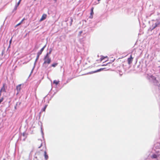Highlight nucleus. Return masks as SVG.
Returning a JSON list of instances; mask_svg holds the SVG:
<instances>
[{
	"label": "nucleus",
	"instance_id": "20e7f679",
	"mask_svg": "<svg viewBox=\"0 0 160 160\" xmlns=\"http://www.w3.org/2000/svg\"><path fill=\"white\" fill-rule=\"evenodd\" d=\"M47 15L46 14H43L41 18V19L40 20V22L44 20V19H45L46 18H47Z\"/></svg>",
	"mask_w": 160,
	"mask_h": 160
},
{
	"label": "nucleus",
	"instance_id": "4468645a",
	"mask_svg": "<svg viewBox=\"0 0 160 160\" xmlns=\"http://www.w3.org/2000/svg\"><path fill=\"white\" fill-rule=\"evenodd\" d=\"M21 0H19V2H18V3H17V6H16V9H17V7L19 5V4H20V3L21 2Z\"/></svg>",
	"mask_w": 160,
	"mask_h": 160
},
{
	"label": "nucleus",
	"instance_id": "6ab92c4d",
	"mask_svg": "<svg viewBox=\"0 0 160 160\" xmlns=\"http://www.w3.org/2000/svg\"><path fill=\"white\" fill-rule=\"evenodd\" d=\"M25 20V18H23V19L22 20V21H21V22H20L21 23H22V22L24 20Z\"/></svg>",
	"mask_w": 160,
	"mask_h": 160
},
{
	"label": "nucleus",
	"instance_id": "4be33fe9",
	"mask_svg": "<svg viewBox=\"0 0 160 160\" xmlns=\"http://www.w3.org/2000/svg\"><path fill=\"white\" fill-rule=\"evenodd\" d=\"M55 2L57 1V0H54Z\"/></svg>",
	"mask_w": 160,
	"mask_h": 160
},
{
	"label": "nucleus",
	"instance_id": "dca6fc26",
	"mask_svg": "<svg viewBox=\"0 0 160 160\" xmlns=\"http://www.w3.org/2000/svg\"><path fill=\"white\" fill-rule=\"evenodd\" d=\"M106 58V57H102L101 58H100V59H101V61H102V60H103L104 58Z\"/></svg>",
	"mask_w": 160,
	"mask_h": 160
},
{
	"label": "nucleus",
	"instance_id": "423d86ee",
	"mask_svg": "<svg viewBox=\"0 0 160 160\" xmlns=\"http://www.w3.org/2000/svg\"><path fill=\"white\" fill-rule=\"evenodd\" d=\"M45 46H44L37 53H38L39 55H41L42 51H43L45 48Z\"/></svg>",
	"mask_w": 160,
	"mask_h": 160
},
{
	"label": "nucleus",
	"instance_id": "2eb2a0df",
	"mask_svg": "<svg viewBox=\"0 0 160 160\" xmlns=\"http://www.w3.org/2000/svg\"><path fill=\"white\" fill-rule=\"evenodd\" d=\"M3 99L4 98L3 97H2L1 98H0V104L3 101Z\"/></svg>",
	"mask_w": 160,
	"mask_h": 160
},
{
	"label": "nucleus",
	"instance_id": "5701e85b",
	"mask_svg": "<svg viewBox=\"0 0 160 160\" xmlns=\"http://www.w3.org/2000/svg\"><path fill=\"white\" fill-rule=\"evenodd\" d=\"M82 32L81 31V32H80V33H81Z\"/></svg>",
	"mask_w": 160,
	"mask_h": 160
},
{
	"label": "nucleus",
	"instance_id": "393cba45",
	"mask_svg": "<svg viewBox=\"0 0 160 160\" xmlns=\"http://www.w3.org/2000/svg\"><path fill=\"white\" fill-rule=\"evenodd\" d=\"M36 0H34V1H36Z\"/></svg>",
	"mask_w": 160,
	"mask_h": 160
},
{
	"label": "nucleus",
	"instance_id": "412c9836",
	"mask_svg": "<svg viewBox=\"0 0 160 160\" xmlns=\"http://www.w3.org/2000/svg\"><path fill=\"white\" fill-rule=\"evenodd\" d=\"M100 71V69L98 70L97 71Z\"/></svg>",
	"mask_w": 160,
	"mask_h": 160
},
{
	"label": "nucleus",
	"instance_id": "ddd939ff",
	"mask_svg": "<svg viewBox=\"0 0 160 160\" xmlns=\"http://www.w3.org/2000/svg\"><path fill=\"white\" fill-rule=\"evenodd\" d=\"M47 106V105H45L44 107L42 109V111L45 112V111L46 109Z\"/></svg>",
	"mask_w": 160,
	"mask_h": 160
},
{
	"label": "nucleus",
	"instance_id": "9b49d317",
	"mask_svg": "<svg viewBox=\"0 0 160 160\" xmlns=\"http://www.w3.org/2000/svg\"><path fill=\"white\" fill-rule=\"evenodd\" d=\"M157 157V156L156 155L154 154L152 156V158H156Z\"/></svg>",
	"mask_w": 160,
	"mask_h": 160
},
{
	"label": "nucleus",
	"instance_id": "a211bd4d",
	"mask_svg": "<svg viewBox=\"0 0 160 160\" xmlns=\"http://www.w3.org/2000/svg\"><path fill=\"white\" fill-rule=\"evenodd\" d=\"M40 55H39L38 53H37V59H38L39 58V56Z\"/></svg>",
	"mask_w": 160,
	"mask_h": 160
},
{
	"label": "nucleus",
	"instance_id": "f8f14e48",
	"mask_svg": "<svg viewBox=\"0 0 160 160\" xmlns=\"http://www.w3.org/2000/svg\"><path fill=\"white\" fill-rule=\"evenodd\" d=\"M52 51V49L51 48H50L49 50V51L47 53L46 55H49L51 54V52Z\"/></svg>",
	"mask_w": 160,
	"mask_h": 160
},
{
	"label": "nucleus",
	"instance_id": "7ed1b4c3",
	"mask_svg": "<svg viewBox=\"0 0 160 160\" xmlns=\"http://www.w3.org/2000/svg\"><path fill=\"white\" fill-rule=\"evenodd\" d=\"M133 58L132 57V55L130 56V58H128V63L129 64H130L132 62Z\"/></svg>",
	"mask_w": 160,
	"mask_h": 160
},
{
	"label": "nucleus",
	"instance_id": "f3484780",
	"mask_svg": "<svg viewBox=\"0 0 160 160\" xmlns=\"http://www.w3.org/2000/svg\"><path fill=\"white\" fill-rule=\"evenodd\" d=\"M12 38V37L11 38V39H10V40L9 41V46L10 45V44L11 43Z\"/></svg>",
	"mask_w": 160,
	"mask_h": 160
},
{
	"label": "nucleus",
	"instance_id": "aec40b11",
	"mask_svg": "<svg viewBox=\"0 0 160 160\" xmlns=\"http://www.w3.org/2000/svg\"><path fill=\"white\" fill-rule=\"evenodd\" d=\"M21 24V22H20L19 23H18V24H17V25H16V26H19V25H20Z\"/></svg>",
	"mask_w": 160,
	"mask_h": 160
},
{
	"label": "nucleus",
	"instance_id": "b1692460",
	"mask_svg": "<svg viewBox=\"0 0 160 160\" xmlns=\"http://www.w3.org/2000/svg\"><path fill=\"white\" fill-rule=\"evenodd\" d=\"M100 0H98V1H100Z\"/></svg>",
	"mask_w": 160,
	"mask_h": 160
},
{
	"label": "nucleus",
	"instance_id": "9d476101",
	"mask_svg": "<svg viewBox=\"0 0 160 160\" xmlns=\"http://www.w3.org/2000/svg\"><path fill=\"white\" fill-rule=\"evenodd\" d=\"M58 64V63H55L52 64L51 65V67H55Z\"/></svg>",
	"mask_w": 160,
	"mask_h": 160
},
{
	"label": "nucleus",
	"instance_id": "1a4fd4ad",
	"mask_svg": "<svg viewBox=\"0 0 160 160\" xmlns=\"http://www.w3.org/2000/svg\"><path fill=\"white\" fill-rule=\"evenodd\" d=\"M59 81L58 80H54L53 82V83L56 85H57L59 83Z\"/></svg>",
	"mask_w": 160,
	"mask_h": 160
},
{
	"label": "nucleus",
	"instance_id": "39448f33",
	"mask_svg": "<svg viewBox=\"0 0 160 160\" xmlns=\"http://www.w3.org/2000/svg\"><path fill=\"white\" fill-rule=\"evenodd\" d=\"M93 9L94 8L92 7L91 9V13H90V15L89 16V18H93V15L94 14L93 12Z\"/></svg>",
	"mask_w": 160,
	"mask_h": 160
},
{
	"label": "nucleus",
	"instance_id": "0eeeda50",
	"mask_svg": "<svg viewBox=\"0 0 160 160\" xmlns=\"http://www.w3.org/2000/svg\"><path fill=\"white\" fill-rule=\"evenodd\" d=\"M44 156L46 160H47L48 158V155H47V152L46 151H45L44 152Z\"/></svg>",
	"mask_w": 160,
	"mask_h": 160
},
{
	"label": "nucleus",
	"instance_id": "f257e3e1",
	"mask_svg": "<svg viewBox=\"0 0 160 160\" xmlns=\"http://www.w3.org/2000/svg\"><path fill=\"white\" fill-rule=\"evenodd\" d=\"M43 60L44 62L43 65H48L51 63V58L48 55H46L44 58Z\"/></svg>",
	"mask_w": 160,
	"mask_h": 160
},
{
	"label": "nucleus",
	"instance_id": "f03ea898",
	"mask_svg": "<svg viewBox=\"0 0 160 160\" xmlns=\"http://www.w3.org/2000/svg\"><path fill=\"white\" fill-rule=\"evenodd\" d=\"M21 84H19L16 87V89L17 91V93L16 94L17 95L20 92L21 90Z\"/></svg>",
	"mask_w": 160,
	"mask_h": 160
},
{
	"label": "nucleus",
	"instance_id": "6e6552de",
	"mask_svg": "<svg viewBox=\"0 0 160 160\" xmlns=\"http://www.w3.org/2000/svg\"><path fill=\"white\" fill-rule=\"evenodd\" d=\"M38 143L40 144V145H38L37 146L39 148H40L42 146V142L41 141H39Z\"/></svg>",
	"mask_w": 160,
	"mask_h": 160
}]
</instances>
